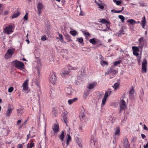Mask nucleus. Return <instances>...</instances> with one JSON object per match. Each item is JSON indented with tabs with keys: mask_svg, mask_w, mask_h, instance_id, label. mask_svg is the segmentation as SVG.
<instances>
[{
	"mask_svg": "<svg viewBox=\"0 0 148 148\" xmlns=\"http://www.w3.org/2000/svg\"><path fill=\"white\" fill-rule=\"evenodd\" d=\"M28 79H26L23 83V89L25 93H27L28 92Z\"/></svg>",
	"mask_w": 148,
	"mask_h": 148,
	"instance_id": "nucleus-5",
	"label": "nucleus"
},
{
	"mask_svg": "<svg viewBox=\"0 0 148 148\" xmlns=\"http://www.w3.org/2000/svg\"><path fill=\"white\" fill-rule=\"evenodd\" d=\"M116 129L115 133V135L119 134L120 133V129L119 127H116Z\"/></svg>",
	"mask_w": 148,
	"mask_h": 148,
	"instance_id": "nucleus-40",
	"label": "nucleus"
},
{
	"mask_svg": "<svg viewBox=\"0 0 148 148\" xmlns=\"http://www.w3.org/2000/svg\"><path fill=\"white\" fill-rule=\"evenodd\" d=\"M143 126H144V127H143L144 129L145 130H146L147 131H148V128L147 127L146 125H145V124H144L143 125Z\"/></svg>",
	"mask_w": 148,
	"mask_h": 148,
	"instance_id": "nucleus-56",
	"label": "nucleus"
},
{
	"mask_svg": "<svg viewBox=\"0 0 148 148\" xmlns=\"http://www.w3.org/2000/svg\"><path fill=\"white\" fill-rule=\"evenodd\" d=\"M112 93L111 89L109 88L108 90L106 91L104 95V97L107 98V97L110 95Z\"/></svg>",
	"mask_w": 148,
	"mask_h": 148,
	"instance_id": "nucleus-16",
	"label": "nucleus"
},
{
	"mask_svg": "<svg viewBox=\"0 0 148 148\" xmlns=\"http://www.w3.org/2000/svg\"><path fill=\"white\" fill-rule=\"evenodd\" d=\"M52 129L54 132L57 134L59 131V125L57 124H55L52 127Z\"/></svg>",
	"mask_w": 148,
	"mask_h": 148,
	"instance_id": "nucleus-12",
	"label": "nucleus"
},
{
	"mask_svg": "<svg viewBox=\"0 0 148 148\" xmlns=\"http://www.w3.org/2000/svg\"><path fill=\"white\" fill-rule=\"evenodd\" d=\"M106 29H108V31L109 30H111V29L110 27V26L109 25H108L106 24Z\"/></svg>",
	"mask_w": 148,
	"mask_h": 148,
	"instance_id": "nucleus-60",
	"label": "nucleus"
},
{
	"mask_svg": "<svg viewBox=\"0 0 148 148\" xmlns=\"http://www.w3.org/2000/svg\"><path fill=\"white\" fill-rule=\"evenodd\" d=\"M137 61L139 63H140V59H141V56H139L137 57Z\"/></svg>",
	"mask_w": 148,
	"mask_h": 148,
	"instance_id": "nucleus-49",
	"label": "nucleus"
},
{
	"mask_svg": "<svg viewBox=\"0 0 148 148\" xmlns=\"http://www.w3.org/2000/svg\"><path fill=\"white\" fill-rule=\"evenodd\" d=\"M12 29V27L11 25H10L4 28V31L5 33L9 34L13 32Z\"/></svg>",
	"mask_w": 148,
	"mask_h": 148,
	"instance_id": "nucleus-9",
	"label": "nucleus"
},
{
	"mask_svg": "<svg viewBox=\"0 0 148 148\" xmlns=\"http://www.w3.org/2000/svg\"><path fill=\"white\" fill-rule=\"evenodd\" d=\"M119 84L118 83H114V90H116L118 88H119Z\"/></svg>",
	"mask_w": 148,
	"mask_h": 148,
	"instance_id": "nucleus-31",
	"label": "nucleus"
},
{
	"mask_svg": "<svg viewBox=\"0 0 148 148\" xmlns=\"http://www.w3.org/2000/svg\"><path fill=\"white\" fill-rule=\"evenodd\" d=\"M113 1L118 5H120L122 3V1L120 0H113Z\"/></svg>",
	"mask_w": 148,
	"mask_h": 148,
	"instance_id": "nucleus-29",
	"label": "nucleus"
},
{
	"mask_svg": "<svg viewBox=\"0 0 148 148\" xmlns=\"http://www.w3.org/2000/svg\"><path fill=\"white\" fill-rule=\"evenodd\" d=\"M17 111H18L17 113L18 115H22L23 113V109H22L21 108L20 109H17Z\"/></svg>",
	"mask_w": 148,
	"mask_h": 148,
	"instance_id": "nucleus-27",
	"label": "nucleus"
},
{
	"mask_svg": "<svg viewBox=\"0 0 148 148\" xmlns=\"http://www.w3.org/2000/svg\"><path fill=\"white\" fill-rule=\"evenodd\" d=\"M102 42L99 40L97 39L96 45H97V47H99L100 45H103Z\"/></svg>",
	"mask_w": 148,
	"mask_h": 148,
	"instance_id": "nucleus-22",
	"label": "nucleus"
},
{
	"mask_svg": "<svg viewBox=\"0 0 148 148\" xmlns=\"http://www.w3.org/2000/svg\"><path fill=\"white\" fill-rule=\"evenodd\" d=\"M70 33L72 35L74 36H75L77 34V32L75 30L70 31Z\"/></svg>",
	"mask_w": 148,
	"mask_h": 148,
	"instance_id": "nucleus-24",
	"label": "nucleus"
},
{
	"mask_svg": "<svg viewBox=\"0 0 148 148\" xmlns=\"http://www.w3.org/2000/svg\"><path fill=\"white\" fill-rule=\"evenodd\" d=\"M34 144L33 143H30V144L29 145L30 146L31 148H32V147L34 146Z\"/></svg>",
	"mask_w": 148,
	"mask_h": 148,
	"instance_id": "nucleus-62",
	"label": "nucleus"
},
{
	"mask_svg": "<svg viewBox=\"0 0 148 148\" xmlns=\"http://www.w3.org/2000/svg\"><path fill=\"white\" fill-rule=\"evenodd\" d=\"M138 52L133 51V54L134 56H136L137 57L139 56V54Z\"/></svg>",
	"mask_w": 148,
	"mask_h": 148,
	"instance_id": "nucleus-48",
	"label": "nucleus"
},
{
	"mask_svg": "<svg viewBox=\"0 0 148 148\" xmlns=\"http://www.w3.org/2000/svg\"><path fill=\"white\" fill-rule=\"evenodd\" d=\"M117 73V72H116V70L114 69V67L112 66L110 68L109 70L106 73V74L110 75L112 74V75H114L116 74Z\"/></svg>",
	"mask_w": 148,
	"mask_h": 148,
	"instance_id": "nucleus-6",
	"label": "nucleus"
},
{
	"mask_svg": "<svg viewBox=\"0 0 148 148\" xmlns=\"http://www.w3.org/2000/svg\"><path fill=\"white\" fill-rule=\"evenodd\" d=\"M119 19H121V21L122 23H124L125 20V17L122 15H119L118 16Z\"/></svg>",
	"mask_w": 148,
	"mask_h": 148,
	"instance_id": "nucleus-33",
	"label": "nucleus"
},
{
	"mask_svg": "<svg viewBox=\"0 0 148 148\" xmlns=\"http://www.w3.org/2000/svg\"><path fill=\"white\" fill-rule=\"evenodd\" d=\"M85 111L84 110H82L79 115V116L80 119V120L82 121L83 120H85V116L84 115Z\"/></svg>",
	"mask_w": 148,
	"mask_h": 148,
	"instance_id": "nucleus-11",
	"label": "nucleus"
},
{
	"mask_svg": "<svg viewBox=\"0 0 148 148\" xmlns=\"http://www.w3.org/2000/svg\"><path fill=\"white\" fill-rule=\"evenodd\" d=\"M101 65H108V63L107 62L103 60L102 62L101 63Z\"/></svg>",
	"mask_w": 148,
	"mask_h": 148,
	"instance_id": "nucleus-45",
	"label": "nucleus"
},
{
	"mask_svg": "<svg viewBox=\"0 0 148 148\" xmlns=\"http://www.w3.org/2000/svg\"><path fill=\"white\" fill-rule=\"evenodd\" d=\"M119 36L121 35V34H125V31L123 30V27L121 28V29L119 30V31L117 33Z\"/></svg>",
	"mask_w": 148,
	"mask_h": 148,
	"instance_id": "nucleus-19",
	"label": "nucleus"
},
{
	"mask_svg": "<svg viewBox=\"0 0 148 148\" xmlns=\"http://www.w3.org/2000/svg\"><path fill=\"white\" fill-rule=\"evenodd\" d=\"M50 81L53 85H54L56 80L55 73H53L51 74V77L50 79Z\"/></svg>",
	"mask_w": 148,
	"mask_h": 148,
	"instance_id": "nucleus-7",
	"label": "nucleus"
},
{
	"mask_svg": "<svg viewBox=\"0 0 148 148\" xmlns=\"http://www.w3.org/2000/svg\"><path fill=\"white\" fill-rule=\"evenodd\" d=\"M14 90V88L12 87L9 88L8 89V91L9 92H12Z\"/></svg>",
	"mask_w": 148,
	"mask_h": 148,
	"instance_id": "nucleus-47",
	"label": "nucleus"
},
{
	"mask_svg": "<svg viewBox=\"0 0 148 148\" xmlns=\"http://www.w3.org/2000/svg\"><path fill=\"white\" fill-rule=\"evenodd\" d=\"M138 47L141 49H142L144 46L147 45V41L144 38L141 37L138 40Z\"/></svg>",
	"mask_w": 148,
	"mask_h": 148,
	"instance_id": "nucleus-1",
	"label": "nucleus"
},
{
	"mask_svg": "<svg viewBox=\"0 0 148 148\" xmlns=\"http://www.w3.org/2000/svg\"><path fill=\"white\" fill-rule=\"evenodd\" d=\"M72 100V101H73V102H76L77 99V98H73V99H71Z\"/></svg>",
	"mask_w": 148,
	"mask_h": 148,
	"instance_id": "nucleus-59",
	"label": "nucleus"
},
{
	"mask_svg": "<svg viewBox=\"0 0 148 148\" xmlns=\"http://www.w3.org/2000/svg\"><path fill=\"white\" fill-rule=\"evenodd\" d=\"M98 5L99 6V8L103 10L104 9V6L103 5L99 4H98Z\"/></svg>",
	"mask_w": 148,
	"mask_h": 148,
	"instance_id": "nucleus-51",
	"label": "nucleus"
},
{
	"mask_svg": "<svg viewBox=\"0 0 148 148\" xmlns=\"http://www.w3.org/2000/svg\"><path fill=\"white\" fill-rule=\"evenodd\" d=\"M67 89L69 91V92H67L66 93L69 95V94L71 93V87H67Z\"/></svg>",
	"mask_w": 148,
	"mask_h": 148,
	"instance_id": "nucleus-50",
	"label": "nucleus"
},
{
	"mask_svg": "<svg viewBox=\"0 0 148 148\" xmlns=\"http://www.w3.org/2000/svg\"><path fill=\"white\" fill-rule=\"evenodd\" d=\"M97 85V83L96 82H93L88 84L87 88L90 89H92Z\"/></svg>",
	"mask_w": 148,
	"mask_h": 148,
	"instance_id": "nucleus-14",
	"label": "nucleus"
},
{
	"mask_svg": "<svg viewBox=\"0 0 148 148\" xmlns=\"http://www.w3.org/2000/svg\"><path fill=\"white\" fill-rule=\"evenodd\" d=\"M127 22L129 23V24L128 25L129 26L130 25H133L136 24L135 20L132 19H128L127 21Z\"/></svg>",
	"mask_w": 148,
	"mask_h": 148,
	"instance_id": "nucleus-17",
	"label": "nucleus"
},
{
	"mask_svg": "<svg viewBox=\"0 0 148 148\" xmlns=\"http://www.w3.org/2000/svg\"><path fill=\"white\" fill-rule=\"evenodd\" d=\"M77 39L78 40V41L80 43H83V39L82 37L80 38H77Z\"/></svg>",
	"mask_w": 148,
	"mask_h": 148,
	"instance_id": "nucleus-42",
	"label": "nucleus"
},
{
	"mask_svg": "<svg viewBox=\"0 0 148 148\" xmlns=\"http://www.w3.org/2000/svg\"><path fill=\"white\" fill-rule=\"evenodd\" d=\"M12 63L16 68L21 69L23 68L24 66V64L22 62L17 61H14Z\"/></svg>",
	"mask_w": 148,
	"mask_h": 148,
	"instance_id": "nucleus-2",
	"label": "nucleus"
},
{
	"mask_svg": "<svg viewBox=\"0 0 148 148\" xmlns=\"http://www.w3.org/2000/svg\"><path fill=\"white\" fill-rule=\"evenodd\" d=\"M57 38L59 40L62 42L63 41V37L61 34H60L58 38Z\"/></svg>",
	"mask_w": 148,
	"mask_h": 148,
	"instance_id": "nucleus-41",
	"label": "nucleus"
},
{
	"mask_svg": "<svg viewBox=\"0 0 148 148\" xmlns=\"http://www.w3.org/2000/svg\"><path fill=\"white\" fill-rule=\"evenodd\" d=\"M84 125L82 123L80 124L79 129V130H80V131L82 132L83 131L82 128H83L84 127Z\"/></svg>",
	"mask_w": 148,
	"mask_h": 148,
	"instance_id": "nucleus-32",
	"label": "nucleus"
},
{
	"mask_svg": "<svg viewBox=\"0 0 148 148\" xmlns=\"http://www.w3.org/2000/svg\"><path fill=\"white\" fill-rule=\"evenodd\" d=\"M137 140V138L136 136H133L132 138V140H131V143H134L136 142Z\"/></svg>",
	"mask_w": 148,
	"mask_h": 148,
	"instance_id": "nucleus-44",
	"label": "nucleus"
},
{
	"mask_svg": "<svg viewBox=\"0 0 148 148\" xmlns=\"http://www.w3.org/2000/svg\"><path fill=\"white\" fill-rule=\"evenodd\" d=\"M19 12H17L14 14L12 16V18H14L17 17L20 14Z\"/></svg>",
	"mask_w": 148,
	"mask_h": 148,
	"instance_id": "nucleus-35",
	"label": "nucleus"
},
{
	"mask_svg": "<svg viewBox=\"0 0 148 148\" xmlns=\"http://www.w3.org/2000/svg\"><path fill=\"white\" fill-rule=\"evenodd\" d=\"M134 90L133 88H132V89H130L129 91V94L131 96H132L134 94Z\"/></svg>",
	"mask_w": 148,
	"mask_h": 148,
	"instance_id": "nucleus-38",
	"label": "nucleus"
},
{
	"mask_svg": "<svg viewBox=\"0 0 148 148\" xmlns=\"http://www.w3.org/2000/svg\"><path fill=\"white\" fill-rule=\"evenodd\" d=\"M99 22L102 23L106 24H109L110 23V22L108 21L107 20L104 18L101 19L100 21Z\"/></svg>",
	"mask_w": 148,
	"mask_h": 148,
	"instance_id": "nucleus-18",
	"label": "nucleus"
},
{
	"mask_svg": "<svg viewBox=\"0 0 148 148\" xmlns=\"http://www.w3.org/2000/svg\"><path fill=\"white\" fill-rule=\"evenodd\" d=\"M144 148H148V142L146 145H144Z\"/></svg>",
	"mask_w": 148,
	"mask_h": 148,
	"instance_id": "nucleus-61",
	"label": "nucleus"
},
{
	"mask_svg": "<svg viewBox=\"0 0 148 148\" xmlns=\"http://www.w3.org/2000/svg\"><path fill=\"white\" fill-rule=\"evenodd\" d=\"M121 61L122 60H119V61H116L114 62V66H117L118 65L120 64Z\"/></svg>",
	"mask_w": 148,
	"mask_h": 148,
	"instance_id": "nucleus-36",
	"label": "nucleus"
},
{
	"mask_svg": "<svg viewBox=\"0 0 148 148\" xmlns=\"http://www.w3.org/2000/svg\"><path fill=\"white\" fill-rule=\"evenodd\" d=\"M147 62L146 60L144 59L142 62V72L143 73H146L147 70Z\"/></svg>",
	"mask_w": 148,
	"mask_h": 148,
	"instance_id": "nucleus-4",
	"label": "nucleus"
},
{
	"mask_svg": "<svg viewBox=\"0 0 148 148\" xmlns=\"http://www.w3.org/2000/svg\"><path fill=\"white\" fill-rule=\"evenodd\" d=\"M37 7L38 10V14L39 15H40L42 12V10L44 8V6L42 3L38 2L37 5Z\"/></svg>",
	"mask_w": 148,
	"mask_h": 148,
	"instance_id": "nucleus-8",
	"label": "nucleus"
},
{
	"mask_svg": "<svg viewBox=\"0 0 148 148\" xmlns=\"http://www.w3.org/2000/svg\"><path fill=\"white\" fill-rule=\"evenodd\" d=\"M95 38H93L92 39H91L89 40L90 42L93 45H96V42L97 39Z\"/></svg>",
	"mask_w": 148,
	"mask_h": 148,
	"instance_id": "nucleus-20",
	"label": "nucleus"
},
{
	"mask_svg": "<svg viewBox=\"0 0 148 148\" xmlns=\"http://www.w3.org/2000/svg\"><path fill=\"white\" fill-rule=\"evenodd\" d=\"M123 147L124 148H130V145L127 138L123 139Z\"/></svg>",
	"mask_w": 148,
	"mask_h": 148,
	"instance_id": "nucleus-10",
	"label": "nucleus"
},
{
	"mask_svg": "<svg viewBox=\"0 0 148 148\" xmlns=\"http://www.w3.org/2000/svg\"><path fill=\"white\" fill-rule=\"evenodd\" d=\"M64 131H62L61 134L59 136V138L62 141H63L64 140Z\"/></svg>",
	"mask_w": 148,
	"mask_h": 148,
	"instance_id": "nucleus-23",
	"label": "nucleus"
},
{
	"mask_svg": "<svg viewBox=\"0 0 148 148\" xmlns=\"http://www.w3.org/2000/svg\"><path fill=\"white\" fill-rule=\"evenodd\" d=\"M21 120H18L16 123L17 125H19L21 123Z\"/></svg>",
	"mask_w": 148,
	"mask_h": 148,
	"instance_id": "nucleus-55",
	"label": "nucleus"
},
{
	"mask_svg": "<svg viewBox=\"0 0 148 148\" xmlns=\"http://www.w3.org/2000/svg\"><path fill=\"white\" fill-rule=\"evenodd\" d=\"M89 94V90L85 92L84 94L83 95V98L85 99L88 96Z\"/></svg>",
	"mask_w": 148,
	"mask_h": 148,
	"instance_id": "nucleus-28",
	"label": "nucleus"
},
{
	"mask_svg": "<svg viewBox=\"0 0 148 148\" xmlns=\"http://www.w3.org/2000/svg\"><path fill=\"white\" fill-rule=\"evenodd\" d=\"M17 148H23L22 145L21 144H19Z\"/></svg>",
	"mask_w": 148,
	"mask_h": 148,
	"instance_id": "nucleus-64",
	"label": "nucleus"
},
{
	"mask_svg": "<svg viewBox=\"0 0 148 148\" xmlns=\"http://www.w3.org/2000/svg\"><path fill=\"white\" fill-rule=\"evenodd\" d=\"M139 47L136 46H133L132 47L133 51L138 52L139 51Z\"/></svg>",
	"mask_w": 148,
	"mask_h": 148,
	"instance_id": "nucleus-25",
	"label": "nucleus"
},
{
	"mask_svg": "<svg viewBox=\"0 0 148 148\" xmlns=\"http://www.w3.org/2000/svg\"><path fill=\"white\" fill-rule=\"evenodd\" d=\"M141 137L142 138H143V139H144L146 137V136L144 134H141Z\"/></svg>",
	"mask_w": 148,
	"mask_h": 148,
	"instance_id": "nucleus-63",
	"label": "nucleus"
},
{
	"mask_svg": "<svg viewBox=\"0 0 148 148\" xmlns=\"http://www.w3.org/2000/svg\"><path fill=\"white\" fill-rule=\"evenodd\" d=\"M67 138L66 140V144L67 145H68L69 144V142L71 140V138L70 135L68 134H67Z\"/></svg>",
	"mask_w": 148,
	"mask_h": 148,
	"instance_id": "nucleus-21",
	"label": "nucleus"
},
{
	"mask_svg": "<svg viewBox=\"0 0 148 148\" xmlns=\"http://www.w3.org/2000/svg\"><path fill=\"white\" fill-rule=\"evenodd\" d=\"M41 40L42 41H44L46 40V36H44L42 37L41 38Z\"/></svg>",
	"mask_w": 148,
	"mask_h": 148,
	"instance_id": "nucleus-54",
	"label": "nucleus"
},
{
	"mask_svg": "<svg viewBox=\"0 0 148 148\" xmlns=\"http://www.w3.org/2000/svg\"><path fill=\"white\" fill-rule=\"evenodd\" d=\"M126 106L124 105H120V109L121 110H125L126 108Z\"/></svg>",
	"mask_w": 148,
	"mask_h": 148,
	"instance_id": "nucleus-39",
	"label": "nucleus"
},
{
	"mask_svg": "<svg viewBox=\"0 0 148 148\" xmlns=\"http://www.w3.org/2000/svg\"><path fill=\"white\" fill-rule=\"evenodd\" d=\"M147 23V21L146 20L145 16H144L142 18V20L140 23V25H142V27L144 28L146 25Z\"/></svg>",
	"mask_w": 148,
	"mask_h": 148,
	"instance_id": "nucleus-13",
	"label": "nucleus"
},
{
	"mask_svg": "<svg viewBox=\"0 0 148 148\" xmlns=\"http://www.w3.org/2000/svg\"><path fill=\"white\" fill-rule=\"evenodd\" d=\"M90 141L91 143H94V144H95V142H96L94 135H92L91 136Z\"/></svg>",
	"mask_w": 148,
	"mask_h": 148,
	"instance_id": "nucleus-30",
	"label": "nucleus"
},
{
	"mask_svg": "<svg viewBox=\"0 0 148 148\" xmlns=\"http://www.w3.org/2000/svg\"><path fill=\"white\" fill-rule=\"evenodd\" d=\"M106 100L107 99L103 97L102 101L101 106H103L105 105Z\"/></svg>",
	"mask_w": 148,
	"mask_h": 148,
	"instance_id": "nucleus-37",
	"label": "nucleus"
},
{
	"mask_svg": "<svg viewBox=\"0 0 148 148\" xmlns=\"http://www.w3.org/2000/svg\"><path fill=\"white\" fill-rule=\"evenodd\" d=\"M82 33L85 35V36L86 37H88L90 36V34L88 32L83 31Z\"/></svg>",
	"mask_w": 148,
	"mask_h": 148,
	"instance_id": "nucleus-34",
	"label": "nucleus"
},
{
	"mask_svg": "<svg viewBox=\"0 0 148 148\" xmlns=\"http://www.w3.org/2000/svg\"><path fill=\"white\" fill-rule=\"evenodd\" d=\"M68 103L69 104H71L73 103V101L71 99H69L68 100Z\"/></svg>",
	"mask_w": 148,
	"mask_h": 148,
	"instance_id": "nucleus-57",
	"label": "nucleus"
},
{
	"mask_svg": "<svg viewBox=\"0 0 148 148\" xmlns=\"http://www.w3.org/2000/svg\"><path fill=\"white\" fill-rule=\"evenodd\" d=\"M65 38L69 42L71 41H72L71 38V36L68 34H65Z\"/></svg>",
	"mask_w": 148,
	"mask_h": 148,
	"instance_id": "nucleus-26",
	"label": "nucleus"
},
{
	"mask_svg": "<svg viewBox=\"0 0 148 148\" xmlns=\"http://www.w3.org/2000/svg\"><path fill=\"white\" fill-rule=\"evenodd\" d=\"M12 109L10 107H8L7 112L5 113V115L7 117H9L11 114Z\"/></svg>",
	"mask_w": 148,
	"mask_h": 148,
	"instance_id": "nucleus-15",
	"label": "nucleus"
},
{
	"mask_svg": "<svg viewBox=\"0 0 148 148\" xmlns=\"http://www.w3.org/2000/svg\"><path fill=\"white\" fill-rule=\"evenodd\" d=\"M62 116L63 118V122L65 123V114L64 113H63L62 114Z\"/></svg>",
	"mask_w": 148,
	"mask_h": 148,
	"instance_id": "nucleus-58",
	"label": "nucleus"
},
{
	"mask_svg": "<svg viewBox=\"0 0 148 148\" xmlns=\"http://www.w3.org/2000/svg\"><path fill=\"white\" fill-rule=\"evenodd\" d=\"M28 13L27 12H26V13L25 14L24 16L23 19H25L26 21L27 20H28Z\"/></svg>",
	"mask_w": 148,
	"mask_h": 148,
	"instance_id": "nucleus-46",
	"label": "nucleus"
},
{
	"mask_svg": "<svg viewBox=\"0 0 148 148\" xmlns=\"http://www.w3.org/2000/svg\"><path fill=\"white\" fill-rule=\"evenodd\" d=\"M120 105L126 106L125 101L123 99H122L120 101Z\"/></svg>",
	"mask_w": 148,
	"mask_h": 148,
	"instance_id": "nucleus-43",
	"label": "nucleus"
},
{
	"mask_svg": "<svg viewBox=\"0 0 148 148\" xmlns=\"http://www.w3.org/2000/svg\"><path fill=\"white\" fill-rule=\"evenodd\" d=\"M52 112L54 116H56L57 114V112L56 110L54 109H53Z\"/></svg>",
	"mask_w": 148,
	"mask_h": 148,
	"instance_id": "nucleus-52",
	"label": "nucleus"
},
{
	"mask_svg": "<svg viewBox=\"0 0 148 148\" xmlns=\"http://www.w3.org/2000/svg\"><path fill=\"white\" fill-rule=\"evenodd\" d=\"M14 52V51L13 49H8V50L7 52L5 55V58L6 59H8L11 58Z\"/></svg>",
	"mask_w": 148,
	"mask_h": 148,
	"instance_id": "nucleus-3",
	"label": "nucleus"
},
{
	"mask_svg": "<svg viewBox=\"0 0 148 148\" xmlns=\"http://www.w3.org/2000/svg\"><path fill=\"white\" fill-rule=\"evenodd\" d=\"M103 94V92H99V95L100 97H102Z\"/></svg>",
	"mask_w": 148,
	"mask_h": 148,
	"instance_id": "nucleus-53",
	"label": "nucleus"
}]
</instances>
